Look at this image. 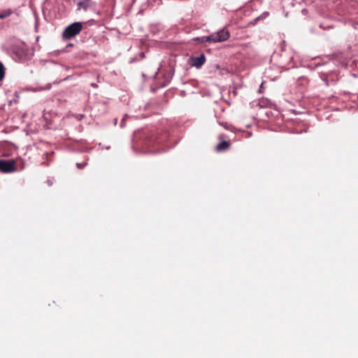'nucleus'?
Segmentation results:
<instances>
[{"instance_id": "f257e3e1", "label": "nucleus", "mask_w": 358, "mask_h": 358, "mask_svg": "<svg viewBox=\"0 0 358 358\" xmlns=\"http://www.w3.org/2000/svg\"><path fill=\"white\" fill-rule=\"evenodd\" d=\"M229 33L227 30L223 29L220 30L219 31L210 34L208 36H202L197 37L194 38V41H199L200 43H217V42H223L227 41L229 38Z\"/></svg>"}, {"instance_id": "f03ea898", "label": "nucleus", "mask_w": 358, "mask_h": 358, "mask_svg": "<svg viewBox=\"0 0 358 358\" xmlns=\"http://www.w3.org/2000/svg\"><path fill=\"white\" fill-rule=\"evenodd\" d=\"M83 29L82 22H74L65 28L62 33L64 39L68 40L78 35Z\"/></svg>"}, {"instance_id": "7ed1b4c3", "label": "nucleus", "mask_w": 358, "mask_h": 358, "mask_svg": "<svg viewBox=\"0 0 358 358\" xmlns=\"http://www.w3.org/2000/svg\"><path fill=\"white\" fill-rule=\"evenodd\" d=\"M15 170V162L0 160V171L3 173H10Z\"/></svg>"}, {"instance_id": "20e7f679", "label": "nucleus", "mask_w": 358, "mask_h": 358, "mask_svg": "<svg viewBox=\"0 0 358 358\" xmlns=\"http://www.w3.org/2000/svg\"><path fill=\"white\" fill-rule=\"evenodd\" d=\"M190 59L192 66L199 68L204 64L206 57L204 55H201L199 57H192Z\"/></svg>"}, {"instance_id": "39448f33", "label": "nucleus", "mask_w": 358, "mask_h": 358, "mask_svg": "<svg viewBox=\"0 0 358 358\" xmlns=\"http://www.w3.org/2000/svg\"><path fill=\"white\" fill-rule=\"evenodd\" d=\"M231 145L229 141H222L220 143L217 144L216 147V150L218 152H222L228 150Z\"/></svg>"}, {"instance_id": "423d86ee", "label": "nucleus", "mask_w": 358, "mask_h": 358, "mask_svg": "<svg viewBox=\"0 0 358 358\" xmlns=\"http://www.w3.org/2000/svg\"><path fill=\"white\" fill-rule=\"evenodd\" d=\"M28 50L24 47L18 48L16 50V55L22 59H25L27 57Z\"/></svg>"}, {"instance_id": "0eeeda50", "label": "nucleus", "mask_w": 358, "mask_h": 358, "mask_svg": "<svg viewBox=\"0 0 358 358\" xmlns=\"http://www.w3.org/2000/svg\"><path fill=\"white\" fill-rule=\"evenodd\" d=\"M91 5L92 2L90 0H83L78 3V8H82L84 10H87Z\"/></svg>"}, {"instance_id": "6e6552de", "label": "nucleus", "mask_w": 358, "mask_h": 358, "mask_svg": "<svg viewBox=\"0 0 358 358\" xmlns=\"http://www.w3.org/2000/svg\"><path fill=\"white\" fill-rule=\"evenodd\" d=\"M13 13V10L11 9H8L6 10H3L0 12V18L3 19L8 16H10Z\"/></svg>"}, {"instance_id": "1a4fd4ad", "label": "nucleus", "mask_w": 358, "mask_h": 358, "mask_svg": "<svg viewBox=\"0 0 358 358\" xmlns=\"http://www.w3.org/2000/svg\"><path fill=\"white\" fill-rule=\"evenodd\" d=\"M5 76V67L1 62H0V81L3 80Z\"/></svg>"}, {"instance_id": "9d476101", "label": "nucleus", "mask_w": 358, "mask_h": 358, "mask_svg": "<svg viewBox=\"0 0 358 358\" xmlns=\"http://www.w3.org/2000/svg\"><path fill=\"white\" fill-rule=\"evenodd\" d=\"M87 165V162L77 163L76 166L78 169H83Z\"/></svg>"}, {"instance_id": "9b49d317", "label": "nucleus", "mask_w": 358, "mask_h": 358, "mask_svg": "<svg viewBox=\"0 0 358 358\" xmlns=\"http://www.w3.org/2000/svg\"><path fill=\"white\" fill-rule=\"evenodd\" d=\"M126 117H127V115H125V117L122 120V122H121V125H120L121 127H123L125 124Z\"/></svg>"}, {"instance_id": "f8f14e48", "label": "nucleus", "mask_w": 358, "mask_h": 358, "mask_svg": "<svg viewBox=\"0 0 358 358\" xmlns=\"http://www.w3.org/2000/svg\"><path fill=\"white\" fill-rule=\"evenodd\" d=\"M114 123H115V124H117V119H115V120Z\"/></svg>"}]
</instances>
